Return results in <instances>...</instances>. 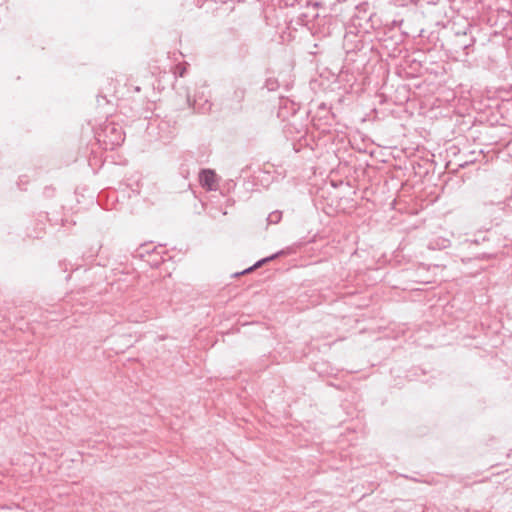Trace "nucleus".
<instances>
[{
    "label": "nucleus",
    "mask_w": 512,
    "mask_h": 512,
    "mask_svg": "<svg viewBox=\"0 0 512 512\" xmlns=\"http://www.w3.org/2000/svg\"><path fill=\"white\" fill-rule=\"evenodd\" d=\"M185 72H186V68L181 66V65H177L176 66V70H175V74L180 76V77H183L185 75Z\"/></svg>",
    "instance_id": "obj_6"
},
{
    "label": "nucleus",
    "mask_w": 512,
    "mask_h": 512,
    "mask_svg": "<svg viewBox=\"0 0 512 512\" xmlns=\"http://www.w3.org/2000/svg\"><path fill=\"white\" fill-rule=\"evenodd\" d=\"M99 141H103L106 148L114 149L124 141V132L122 128L113 122L106 123L101 133L99 134Z\"/></svg>",
    "instance_id": "obj_1"
},
{
    "label": "nucleus",
    "mask_w": 512,
    "mask_h": 512,
    "mask_svg": "<svg viewBox=\"0 0 512 512\" xmlns=\"http://www.w3.org/2000/svg\"><path fill=\"white\" fill-rule=\"evenodd\" d=\"M192 108L198 113L206 114L211 111L212 103L208 100H205L203 103H200L198 100H194Z\"/></svg>",
    "instance_id": "obj_3"
},
{
    "label": "nucleus",
    "mask_w": 512,
    "mask_h": 512,
    "mask_svg": "<svg viewBox=\"0 0 512 512\" xmlns=\"http://www.w3.org/2000/svg\"><path fill=\"white\" fill-rule=\"evenodd\" d=\"M282 212L281 211H273L267 217L268 224H277L281 221Z\"/></svg>",
    "instance_id": "obj_5"
},
{
    "label": "nucleus",
    "mask_w": 512,
    "mask_h": 512,
    "mask_svg": "<svg viewBox=\"0 0 512 512\" xmlns=\"http://www.w3.org/2000/svg\"><path fill=\"white\" fill-rule=\"evenodd\" d=\"M195 1H196V5H197V6H199V7H200V6L202 5V3L204 2V0H195Z\"/></svg>",
    "instance_id": "obj_7"
},
{
    "label": "nucleus",
    "mask_w": 512,
    "mask_h": 512,
    "mask_svg": "<svg viewBox=\"0 0 512 512\" xmlns=\"http://www.w3.org/2000/svg\"><path fill=\"white\" fill-rule=\"evenodd\" d=\"M199 181L207 190H216V174L213 170L203 169L199 173Z\"/></svg>",
    "instance_id": "obj_2"
},
{
    "label": "nucleus",
    "mask_w": 512,
    "mask_h": 512,
    "mask_svg": "<svg viewBox=\"0 0 512 512\" xmlns=\"http://www.w3.org/2000/svg\"><path fill=\"white\" fill-rule=\"evenodd\" d=\"M282 254V252H278L274 255H271L269 257H266V258H263L261 260H259L258 262H256L253 266H251L250 268H247L246 270H244L243 272H241V274H245V273H248V272H251L253 271L254 269L262 266L264 263H267L273 259H275L276 257H278V255Z\"/></svg>",
    "instance_id": "obj_4"
}]
</instances>
